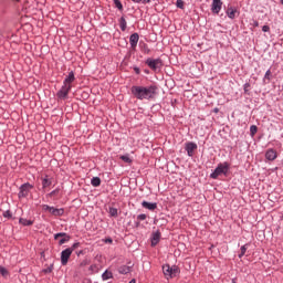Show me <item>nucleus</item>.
Returning a JSON list of instances; mask_svg holds the SVG:
<instances>
[{
    "label": "nucleus",
    "mask_w": 283,
    "mask_h": 283,
    "mask_svg": "<svg viewBox=\"0 0 283 283\" xmlns=\"http://www.w3.org/2000/svg\"><path fill=\"white\" fill-rule=\"evenodd\" d=\"M130 92L138 101H153L158 96V86H132Z\"/></svg>",
    "instance_id": "1"
},
{
    "label": "nucleus",
    "mask_w": 283,
    "mask_h": 283,
    "mask_svg": "<svg viewBox=\"0 0 283 283\" xmlns=\"http://www.w3.org/2000/svg\"><path fill=\"white\" fill-rule=\"evenodd\" d=\"M229 174V163H222L217 166L214 171L210 175V178L218 180L220 176H227Z\"/></svg>",
    "instance_id": "2"
},
{
    "label": "nucleus",
    "mask_w": 283,
    "mask_h": 283,
    "mask_svg": "<svg viewBox=\"0 0 283 283\" xmlns=\"http://www.w3.org/2000/svg\"><path fill=\"white\" fill-rule=\"evenodd\" d=\"M163 271L166 280L178 277V275H180V268H178L177 265L171 266L169 264H166L163 266Z\"/></svg>",
    "instance_id": "3"
},
{
    "label": "nucleus",
    "mask_w": 283,
    "mask_h": 283,
    "mask_svg": "<svg viewBox=\"0 0 283 283\" xmlns=\"http://www.w3.org/2000/svg\"><path fill=\"white\" fill-rule=\"evenodd\" d=\"M146 64L148 65V67H150V70H154V72H158V70H160L163 67V60H160V59H156V60L148 59L146 61Z\"/></svg>",
    "instance_id": "4"
},
{
    "label": "nucleus",
    "mask_w": 283,
    "mask_h": 283,
    "mask_svg": "<svg viewBox=\"0 0 283 283\" xmlns=\"http://www.w3.org/2000/svg\"><path fill=\"white\" fill-rule=\"evenodd\" d=\"M32 189H34V186L30 185V184H23L20 187V192H19V198H28V195L30 193V191H32Z\"/></svg>",
    "instance_id": "5"
},
{
    "label": "nucleus",
    "mask_w": 283,
    "mask_h": 283,
    "mask_svg": "<svg viewBox=\"0 0 283 283\" xmlns=\"http://www.w3.org/2000/svg\"><path fill=\"white\" fill-rule=\"evenodd\" d=\"M71 91H72V85L63 84L61 90L57 92L56 96H57V98L65 101V98H67V94H70Z\"/></svg>",
    "instance_id": "6"
},
{
    "label": "nucleus",
    "mask_w": 283,
    "mask_h": 283,
    "mask_svg": "<svg viewBox=\"0 0 283 283\" xmlns=\"http://www.w3.org/2000/svg\"><path fill=\"white\" fill-rule=\"evenodd\" d=\"M43 211H49V213H51L52 216H63V213H65V210L61 209H56L54 207H50L48 205L42 206Z\"/></svg>",
    "instance_id": "7"
},
{
    "label": "nucleus",
    "mask_w": 283,
    "mask_h": 283,
    "mask_svg": "<svg viewBox=\"0 0 283 283\" xmlns=\"http://www.w3.org/2000/svg\"><path fill=\"white\" fill-rule=\"evenodd\" d=\"M72 255V250L65 249L61 252V264L62 266L67 265V262Z\"/></svg>",
    "instance_id": "8"
},
{
    "label": "nucleus",
    "mask_w": 283,
    "mask_h": 283,
    "mask_svg": "<svg viewBox=\"0 0 283 283\" xmlns=\"http://www.w3.org/2000/svg\"><path fill=\"white\" fill-rule=\"evenodd\" d=\"M59 239H60L59 241L60 245L65 244V242H70V235H67V233L65 232H60L54 235V240H59Z\"/></svg>",
    "instance_id": "9"
},
{
    "label": "nucleus",
    "mask_w": 283,
    "mask_h": 283,
    "mask_svg": "<svg viewBox=\"0 0 283 283\" xmlns=\"http://www.w3.org/2000/svg\"><path fill=\"white\" fill-rule=\"evenodd\" d=\"M185 149H186L188 156L191 157V156H193V151L196 149H198V145L196 143H193V142H189V143H186Z\"/></svg>",
    "instance_id": "10"
},
{
    "label": "nucleus",
    "mask_w": 283,
    "mask_h": 283,
    "mask_svg": "<svg viewBox=\"0 0 283 283\" xmlns=\"http://www.w3.org/2000/svg\"><path fill=\"white\" fill-rule=\"evenodd\" d=\"M211 10L214 14H220V10H222V0H213Z\"/></svg>",
    "instance_id": "11"
},
{
    "label": "nucleus",
    "mask_w": 283,
    "mask_h": 283,
    "mask_svg": "<svg viewBox=\"0 0 283 283\" xmlns=\"http://www.w3.org/2000/svg\"><path fill=\"white\" fill-rule=\"evenodd\" d=\"M139 39H140V36L138 35V33H133L130 35L129 43H130L132 50H136V46L138 45Z\"/></svg>",
    "instance_id": "12"
},
{
    "label": "nucleus",
    "mask_w": 283,
    "mask_h": 283,
    "mask_svg": "<svg viewBox=\"0 0 283 283\" xmlns=\"http://www.w3.org/2000/svg\"><path fill=\"white\" fill-rule=\"evenodd\" d=\"M266 160H275L277 158V151H275L273 148H270L265 153Z\"/></svg>",
    "instance_id": "13"
},
{
    "label": "nucleus",
    "mask_w": 283,
    "mask_h": 283,
    "mask_svg": "<svg viewBox=\"0 0 283 283\" xmlns=\"http://www.w3.org/2000/svg\"><path fill=\"white\" fill-rule=\"evenodd\" d=\"M142 207H144V209H148L149 211H156V209H158L157 203H151V202H148V201H143Z\"/></svg>",
    "instance_id": "14"
},
{
    "label": "nucleus",
    "mask_w": 283,
    "mask_h": 283,
    "mask_svg": "<svg viewBox=\"0 0 283 283\" xmlns=\"http://www.w3.org/2000/svg\"><path fill=\"white\" fill-rule=\"evenodd\" d=\"M41 181L42 189H48V187H52V178H50L49 176L41 177Z\"/></svg>",
    "instance_id": "15"
},
{
    "label": "nucleus",
    "mask_w": 283,
    "mask_h": 283,
    "mask_svg": "<svg viewBox=\"0 0 283 283\" xmlns=\"http://www.w3.org/2000/svg\"><path fill=\"white\" fill-rule=\"evenodd\" d=\"M73 81H76V77L74 76V72H70L69 75L65 77L63 85H72Z\"/></svg>",
    "instance_id": "16"
},
{
    "label": "nucleus",
    "mask_w": 283,
    "mask_h": 283,
    "mask_svg": "<svg viewBox=\"0 0 283 283\" xmlns=\"http://www.w3.org/2000/svg\"><path fill=\"white\" fill-rule=\"evenodd\" d=\"M160 242V231H156L151 237V247H156Z\"/></svg>",
    "instance_id": "17"
},
{
    "label": "nucleus",
    "mask_w": 283,
    "mask_h": 283,
    "mask_svg": "<svg viewBox=\"0 0 283 283\" xmlns=\"http://www.w3.org/2000/svg\"><path fill=\"white\" fill-rule=\"evenodd\" d=\"M130 271H132V266L129 265H122L118 269V273H120L122 275H127V273H130Z\"/></svg>",
    "instance_id": "18"
},
{
    "label": "nucleus",
    "mask_w": 283,
    "mask_h": 283,
    "mask_svg": "<svg viewBox=\"0 0 283 283\" xmlns=\"http://www.w3.org/2000/svg\"><path fill=\"white\" fill-rule=\"evenodd\" d=\"M238 12V10L235 8H228L227 10V14L229 17V19H235V13Z\"/></svg>",
    "instance_id": "19"
},
{
    "label": "nucleus",
    "mask_w": 283,
    "mask_h": 283,
    "mask_svg": "<svg viewBox=\"0 0 283 283\" xmlns=\"http://www.w3.org/2000/svg\"><path fill=\"white\" fill-rule=\"evenodd\" d=\"M20 224H22L23 227H32V224H34V221L20 218Z\"/></svg>",
    "instance_id": "20"
},
{
    "label": "nucleus",
    "mask_w": 283,
    "mask_h": 283,
    "mask_svg": "<svg viewBox=\"0 0 283 283\" xmlns=\"http://www.w3.org/2000/svg\"><path fill=\"white\" fill-rule=\"evenodd\" d=\"M119 28L123 32H125V30H127V20H125V18L119 19Z\"/></svg>",
    "instance_id": "21"
},
{
    "label": "nucleus",
    "mask_w": 283,
    "mask_h": 283,
    "mask_svg": "<svg viewBox=\"0 0 283 283\" xmlns=\"http://www.w3.org/2000/svg\"><path fill=\"white\" fill-rule=\"evenodd\" d=\"M112 277H114V275L112 274L111 271H107V270H106V271L102 274V279H103L104 281L112 280Z\"/></svg>",
    "instance_id": "22"
},
{
    "label": "nucleus",
    "mask_w": 283,
    "mask_h": 283,
    "mask_svg": "<svg viewBox=\"0 0 283 283\" xmlns=\"http://www.w3.org/2000/svg\"><path fill=\"white\" fill-rule=\"evenodd\" d=\"M272 74H273V73H271V70H268V71L265 72L264 77H263V82H264V83H271V76H272Z\"/></svg>",
    "instance_id": "23"
},
{
    "label": "nucleus",
    "mask_w": 283,
    "mask_h": 283,
    "mask_svg": "<svg viewBox=\"0 0 283 283\" xmlns=\"http://www.w3.org/2000/svg\"><path fill=\"white\" fill-rule=\"evenodd\" d=\"M91 185H92L93 187H101V178L94 177V178L91 180Z\"/></svg>",
    "instance_id": "24"
},
{
    "label": "nucleus",
    "mask_w": 283,
    "mask_h": 283,
    "mask_svg": "<svg viewBox=\"0 0 283 283\" xmlns=\"http://www.w3.org/2000/svg\"><path fill=\"white\" fill-rule=\"evenodd\" d=\"M108 213L112 218H118V209L116 208H109Z\"/></svg>",
    "instance_id": "25"
},
{
    "label": "nucleus",
    "mask_w": 283,
    "mask_h": 283,
    "mask_svg": "<svg viewBox=\"0 0 283 283\" xmlns=\"http://www.w3.org/2000/svg\"><path fill=\"white\" fill-rule=\"evenodd\" d=\"M247 249H249L248 244L241 247V250H240V253H239V258H244V255L247 253Z\"/></svg>",
    "instance_id": "26"
},
{
    "label": "nucleus",
    "mask_w": 283,
    "mask_h": 283,
    "mask_svg": "<svg viewBox=\"0 0 283 283\" xmlns=\"http://www.w3.org/2000/svg\"><path fill=\"white\" fill-rule=\"evenodd\" d=\"M0 274L2 275V277H8V275H10L8 270L3 266H0Z\"/></svg>",
    "instance_id": "27"
},
{
    "label": "nucleus",
    "mask_w": 283,
    "mask_h": 283,
    "mask_svg": "<svg viewBox=\"0 0 283 283\" xmlns=\"http://www.w3.org/2000/svg\"><path fill=\"white\" fill-rule=\"evenodd\" d=\"M250 134H251V136H255V134H258V126L252 125L250 127Z\"/></svg>",
    "instance_id": "28"
},
{
    "label": "nucleus",
    "mask_w": 283,
    "mask_h": 283,
    "mask_svg": "<svg viewBox=\"0 0 283 283\" xmlns=\"http://www.w3.org/2000/svg\"><path fill=\"white\" fill-rule=\"evenodd\" d=\"M176 6H177V8H180V10H184V9H185V1H182V0H177V1H176Z\"/></svg>",
    "instance_id": "29"
},
{
    "label": "nucleus",
    "mask_w": 283,
    "mask_h": 283,
    "mask_svg": "<svg viewBox=\"0 0 283 283\" xmlns=\"http://www.w3.org/2000/svg\"><path fill=\"white\" fill-rule=\"evenodd\" d=\"M78 247H81V243L76 242L71 248H67V249L71 250V253H73L74 251H76V249H78Z\"/></svg>",
    "instance_id": "30"
},
{
    "label": "nucleus",
    "mask_w": 283,
    "mask_h": 283,
    "mask_svg": "<svg viewBox=\"0 0 283 283\" xmlns=\"http://www.w3.org/2000/svg\"><path fill=\"white\" fill-rule=\"evenodd\" d=\"M120 160H123L124 163H132V158H129V156L127 155L120 156Z\"/></svg>",
    "instance_id": "31"
},
{
    "label": "nucleus",
    "mask_w": 283,
    "mask_h": 283,
    "mask_svg": "<svg viewBox=\"0 0 283 283\" xmlns=\"http://www.w3.org/2000/svg\"><path fill=\"white\" fill-rule=\"evenodd\" d=\"M52 271H54V264H51L49 268L44 269L42 272L52 273Z\"/></svg>",
    "instance_id": "32"
},
{
    "label": "nucleus",
    "mask_w": 283,
    "mask_h": 283,
    "mask_svg": "<svg viewBox=\"0 0 283 283\" xmlns=\"http://www.w3.org/2000/svg\"><path fill=\"white\" fill-rule=\"evenodd\" d=\"M133 3H151V0H132Z\"/></svg>",
    "instance_id": "33"
},
{
    "label": "nucleus",
    "mask_w": 283,
    "mask_h": 283,
    "mask_svg": "<svg viewBox=\"0 0 283 283\" xmlns=\"http://www.w3.org/2000/svg\"><path fill=\"white\" fill-rule=\"evenodd\" d=\"M114 3L117 9L123 10V3H120L119 0H114Z\"/></svg>",
    "instance_id": "34"
},
{
    "label": "nucleus",
    "mask_w": 283,
    "mask_h": 283,
    "mask_svg": "<svg viewBox=\"0 0 283 283\" xmlns=\"http://www.w3.org/2000/svg\"><path fill=\"white\" fill-rule=\"evenodd\" d=\"M137 220H139L140 222H143L144 220H147V214H138Z\"/></svg>",
    "instance_id": "35"
},
{
    "label": "nucleus",
    "mask_w": 283,
    "mask_h": 283,
    "mask_svg": "<svg viewBox=\"0 0 283 283\" xmlns=\"http://www.w3.org/2000/svg\"><path fill=\"white\" fill-rule=\"evenodd\" d=\"M270 30H271V28L269 25H263L262 27L263 32H269Z\"/></svg>",
    "instance_id": "36"
},
{
    "label": "nucleus",
    "mask_w": 283,
    "mask_h": 283,
    "mask_svg": "<svg viewBox=\"0 0 283 283\" xmlns=\"http://www.w3.org/2000/svg\"><path fill=\"white\" fill-rule=\"evenodd\" d=\"M59 193V189H55L49 193V196L52 198V196H56Z\"/></svg>",
    "instance_id": "37"
},
{
    "label": "nucleus",
    "mask_w": 283,
    "mask_h": 283,
    "mask_svg": "<svg viewBox=\"0 0 283 283\" xmlns=\"http://www.w3.org/2000/svg\"><path fill=\"white\" fill-rule=\"evenodd\" d=\"M3 217H4V218H12V214L10 213V211H6V212L3 213Z\"/></svg>",
    "instance_id": "38"
},
{
    "label": "nucleus",
    "mask_w": 283,
    "mask_h": 283,
    "mask_svg": "<svg viewBox=\"0 0 283 283\" xmlns=\"http://www.w3.org/2000/svg\"><path fill=\"white\" fill-rule=\"evenodd\" d=\"M105 242H106V244H112L113 240H112V238H108L105 240Z\"/></svg>",
    "instance_id": "39"
},
{
    "label": "nucleus",
    "mask_w": 283,
    "mask_h": 283,
    "mask_svg": "<svg viewBox=\"0 0 283 283\" xmlns=\"http://www.w3.org/2000/svg\"><path fill=\"white\" fill-rule=\"evenodd\" d=\"M250 87V84L249 83H247V84H244V91L247 92V88H249Z\"/></svg>",
    "instance_id": "40"
},
{
    "label": "nucleus",
    "mask_w": 283,
    "mask_h": 283,
    "mask_svg": "<svg viewBox=\"0 0 283 283\" xmlns=\"http://www.w3.org/2000/svg\"><path fill=\"white\" fill-rule=\"evenodd\" d=\"M135 70H136V73H137V74H140V70H138V69H135Z\"/></svg>",
    "instance_id": "41"
},
{
    "label": "nucleus",
    "mask_w": 283,
    "mask_h": 283,
    "mask_svg": "<svg viewBox=\"0 0 283 283\" xmlns=\"http://www.w3.org/2000/svg\"><path fill=\"white\" fill-rule=\"evenodd\" d=\"M85 264H87V263H86V262H82V263H81V266H85Z\"/></svg>",
    "instance_id": "42"
},
{
    "label": "nucleus",
    "mask_w": 283,
    "mask_h": 283,
    "mask_svg": "<svg viewBox=\"0 0 283 283\" xmlns=\"http://www.w3.org/2000/svg\"><path fill=\"white\" fill-rule=\"evenodd\" d=\"M96 265H91V271H93L95 269Z\"/></svg>",
    "instance_id": "43"
},
{
    "label": "nucleus",
    "mask_w": 283,
    "mask_h": 283,
    "mask_svg": "<svg viewBox=\"0 0 283 283\" xmlns=\"http://www.w3.org/2000/svg\"><path fill=\"white\" fill-rule=\"evenodd\" d=\"M129 283H136V280L133 279L132 281H129Z\"/></svg>",
    "instance_id": "44"
},
{
    "label": "nucleus",
    "mask_w": 283,
    "mask_h": 283,
    "mask_svg": "<svg viewBox=\"0 0 283 283\" xmlns=\"http://www.w3.org/2000/svg\"><path fill=\"white\" fill-rule=\"evenodd\" d=\"M15 1H19V0H15Z\"/></svg>",
    "instance_id": "45"
}]
</instances>
